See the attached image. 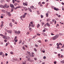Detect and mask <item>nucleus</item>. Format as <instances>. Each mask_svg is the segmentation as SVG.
Returning a JSON list of instances; mask_svg holds the SVG:
<instances>
[{
    "mask_svg": "<svg viewBox=\"0 0 64 64\" xmlns=\"http://www.w3.org/2000/svg\"><path fill=\"white\" fill-rule=\"evenodd\" d=\"M59 37V36L58 35H56L55 36H54V37H52V38L54 40H56V39H57L58 37Z\"/></svg>",
    "mask_w": 64,
    "mask_h": 64,
    "instance_id": "f257e3e1",
    "label": "nucleus"
},
{
    "mask_svg": "<svg viewBox=\"0 0 64 64\" xmlns=\"http://www.w3.org/2000/svg\"><path fill=\"white\" fill-rule=\"evenodd\" d=\"M3 38H4V39H8V38H10L9 37H8L7 36H4V35H3Z\"/></svg>",
    "mask_w": 64,
    "mask_h": 64,
    "instance_id": "f03ea898",
    "label": "nucleus"
},
{
    "mask_svg": "<svg viewBox=\"0 0 64 64\" xmlns=\"http://www.w3.org/2000/svg\"><path fill=\"white\" fill-rule=\"evenodd\" d=\"M23 4L24 6H28V2H26L25 3L23 2Z\"/></svg>",
    "mask_w": 64,
    "mask_h": 64,
    "instance_id": "7ed1b4c3",
    "label": "nucleus"
},
{
    "mask_svg": "<svg viewBox=\"0 0 64 64\" xmlns=\"http://www.w3.org/2000/svg\"><path fill=\"white\" fill-rule=\"evenodd\" d=\"M10 7H11V8H15L14 5H13V4H10Z\"/></svg>",
    "mask_w": 64,
    "mask_h": 64,
    "instance_id": "20e7f679",
    "label": "nucleus"
},
{
    "mask_svg": "<svg viewBox=\"0 0 64 64\" xmlns=\"http://www.w3.org/2000/svg\"><path fill=\"white\" fill-rule=\"evenodd\" d=\"M0 7L1 8H5V6H3L2 5H0Z\"/></svg>",
    "mask_w": 64,
    "mask_h": 64,
    "instance_id": "39448f33",
    "label": "nucleus"
},
{
    "mask_svg": "<svg viewBox=\"0 0 64 64\" xmlns=\"http://www.w3.org/2000/svg\"><path fill=\"white\" fill-rule=\"evenodd\" d=\"M21 8V6H20L16 8H15V9L16 10L18 8Z\"/></svg>",
    "mask_w": 64,
    "mask_h": 64,
    "instance_id": "423d86ee",
    "label": "nucleus"
},
{
    "mask_svg": "<svg viewBox=\"0 0 64 64\" xmlns=\"http://www.w3.org/2000/svg\"><path fill=\"white\" fill-rule=\"evenodd\" d=\"M4 6H5V8L6 7V8H8V7H9V6H7V4H5Z\"/></svg>",
    "mask_w": 64,
    "mask_h": 64,
    "instance_id": "0eeeda50",
    "label": "nucleus"
},
{
    "mask_svg": "<svg viewBox=\"0 0 64 64\" xmlns=\"http://www.w3.org/2000/svg\"><path fill=\"white\" fill-rule=\"evenodd\" d=\"M54 10H56V11H58L59 10V9L58 8H56L54 7Z\"/></svg>",
    "mask_w": 64,
    "mask_h": 64,
    "instance_id": "6e6552de",
    "label": "nucleus"
},
{
    "mask_svg": "<svg viewBox=\"0 0 64 64\" xmlns=\"http://www.w3.org/2000/svg\"><path fill=\"white\" fill-rule=\"evenodd\" d=\"M28 11H30V12H32V10H31V9L30 8H28Z\"/></svg>",
    "mask_w": 64,
    "mask_h": 64,
    "instance_id": "1a4fd4ad",
    "label": "nucleus"
},
{
    "mask_svg": "<svg viewBox=\"0 0 64 64\" xmlns=\"http://www.w3.org/2000/svg\"><path fill=\"white\" fill-rule=\"evenodd\" d=\"M12 23L11 22H10L9 24V25L11 27H12Z\"/></svg>",
    "mask_w": 64,
    "mask_h": 64,
    "instance_id": "9d476101",
    "label": "nucleus"
},
{
    "mask_svg": "<svg viewBox=\"0 0 64 64\" xmlns=\"http://www.w3.org/2000/svg\"><path fill=\"white\" fill-rule=\"evenodd\" d=\"M8 16L9 17H10V16H11V14H10V12H8Z\"/></svg>",
    "mask_w": 64,
    "mask_h": 64,
    "instance_id": "9b49d317",
    "label": "nucleus"
},
{
    "mask_svg": "<svg viewBox=\"0 0 64 64\" xmlns=\"http://www.w3.org/2000/svg\"><path fill=\"white\" fill-rule=\"evenodd\" d=\"M8 32V33H10V34L11 33V32H12V30H8V32Z\"/></svg>",
    "mask_w": 64,
    "mask_h": 64,
    "instance_id": "f8f14e48",
    "label": "nucleus"
},
{
    "mask_svg": "<svg viewBox=\"0 0 64 64\" xmlns=\"http://www.w3.org/2000/svg\"><path fill=\"white\" fill-rule=\"evenodd\" d=\"M27 53H28V54H29V55L31 56V53H30V52L27 51Z\"/></svg>",
    "mask_w": 64,
    "mask_h": 64,
    "instance_id": "ddd939ff",
    "label": "nucleus"
},
{
    "mask_svg": "<svg viewBox=\"0 0 64 64\" xmlns=\"http://www.w3.org/2000/svg\"><path fill=\"white\" fill-rule=\"evenodd\" d=\"M46 24L47 26H48V27H50V24H49V23L48 22Z\"/></svg>",
    "mask_w": 64,
    "mask_h": 64,
    "instance_id": "4468645a",
    "label": "nucleus"
},
{
    "mask_svg": "<svg viewBox=\"0 0 64 64\" xmlns=\"http://www.w3.org/2000/svg\"><path fill=\"white\" fill-rule=\"evenodd\" d=\"M20 33H21V32L20 31H18L17 34H20Z\"/></svg>",
    "mask_w": 64,
    "mask_h": 64,
    "instance_id": "2eb2a0df",
    "label": "nucleus"
},
{
    "mask_svg": "<svg viewBox=\"0 0 64 64\" xmlns=\"http://www.w3.org/2000/svg\"><path fill=\"white\" fill-rule=\"evenodd\" d=\"M50 21V18H48L47 19L46 21H47V22H49V21Z\"/></svg>",
    "mask_w": 64,
    "mask_h": 64,
    "instance_id": "dca6fc26",
    "label": "nucleus"
},
{
    "mask_svg": "<svg viewBox=\"0 0 64 64\" xmlns=\"http://www.w3.org/2000/svg\"><path fill=\"white\" fill-rule=\"evenodd\" d=\"M46 17H48V16L49 15V14L48 13H46Z\"/></svg>",
    "mask_w": 64,
    "mask_h": 64,
    "instance_id": "f3484780",
    "label": "nucleus"
},
{
    "mask_svg": "<svg viewBox=\"0 0 64 64\" xmlns=\"http://www.w3.org/2000/svg\"><path fill=\"white\" fill-rule=\"evenodd\" d=\"M40 24H38V25H37V28H38L39 27H40Z\"/></svg>",
    "mask_w": 64,
    "mask_h": 64,
    "instance_id": "a211bd4d",
    "label": "nucleus"
},
{
    "mask_svg": "<svg viewBox=\"0 0 64 64\" xmlns=\"http://www.w3.org/2000/svg\"><path fill=\"white\" fill-rule=\"evenodd\" d=\"M56 16H58V17H60V15H59L58 16V14H56Z\"/></svg>",
    "mask_w": 64,
    "mask_h": 64,
    "instance_id": "6ab92c4d",
    "label": "nucleus"
},
{
    "mask_svg": "<svg viewBox=\"0 0 64 64\" xmlns=\"http://www.w3.org/2000/svg\"><path fill=\"white\" fill-rule=\"evenodd\" d=\"M34 7L33 6H30V8H31L32 9H33V8H34Z\"/></svg>",
    "mask_w": 64,
    "mask_h": 64,
    "instance_id": "aec40b11",
    "label": "nucleus"
},
{
    "mask_svg": "<svg viewBox=\"0 0 64 64\" xmlns=\"http://www.w3.org/2000/svg\"><path fill=\"white\" fill-rule=\"evenodd\" d=\"M3 54V52H0V55L2 56Z\"/></svg>",
    "mask_w": 64,
    "mask_h": 64,
    "instance_id": "412c9836",
    "label": "nucleus"
},
{
    "mask_svg": "<svg viewBox=\"0 0 64 64\" xmlns=\"http://www.w3.org/2000/svg\"><path fill=\"white\" fill-rule=\"evenodd\" d=\"M57 46L58 47H59V44L58 43H57L56 44Z\"/></svg>",
    "mask_w": 64,
    "mask_h": 64,
    "instance_id": "4be33fe9",
    "label": "nucleus"
},
{
    "mask_svg": "<svg viewBox=\"0 0 64 64\" xmlns=\"http://www.w3.org/2000/svg\"><path fill=\"white\" fill-rule=\"evenodd\" d=\"M30 60V58H28L27 60L28 61H29Z\"/></svg>",
    "mask_w": 64,
    "mask_h": 64,
    "instance_id": "5701e85b",
    "label": "nucleus"
},
{
    "mask_svg": "<svg viewBox=\"0 0 64 64\" xmlns=\"http://www.w3.org/2000/svg\"><path fill=\"white\" fill-rule=\"evenodd\" d=\"M4 42H7V40L6 39H5L4 40Z\"/></svg>",
    "mask_w": 64,
    "mask_h": 64,
    "instance_id": "b1692460",
    "label": "nucleus"
},
{
    "mask_svg": "<svg viewBox=\"0 0 64 64\" xmlns=\"http://www.w3.org/2000/svg\"><path fill=\"white\" fill-rule=\"evenodd\" d=\"M9 43H6V46H7L8 45H9Z\"/></svg>",
    "mask_w": 64,
    "mask_h": 64,
    "instance_id": "393cba45",
    "label": "nucleus"
},
{
    "mask_svg": "<svg viewBox=\"0 0 64 64\" xmlns=\"http://www.w3.org/2000/svg\"><path fill=\"white\" fill-rule=\"evenodd\" d=\"M24 9L25 11H27L28 10L27 8H25Z\"/></svg>",
    "mask_w": 64,
    "mask_h": 64,
    "instance_id": "a878e982",
    "label": "nucleus"
},
{
    "mask_svg": "<svg viewBox=\"0 0 64 64\" xmlns=\"http://www.w3.org/2000/svg\"><path fill=\"white\" fill-rule=\"evenodd\" d=\"M17 31L16 30H14V32L16 34H17Z\"/></svg>",
    "mask_w": 64,
    "mask_h": 64,
    "instance_id": "bb28decb",
    "label": "nucleus"
},
{
    "mask_svg": "<svg viewBox=\"0 0 64 64\" xmlns=\"http://www.w3.org/2000/svg\"><path fill=\"white\" fill-rule=\"evenodd\" d=\"M26 62H22V64H26Z\"/></svg>",
    "mask_w": 64,
    "mask_h": 64,
    "instance_id": "cd10ccee",
    "label": "nucleus"
},
{
    "mask_svg": "<svg viewBox=\"0 0 64 64\" xmlns=\"http://www.w3.org/2000/svg\"><path fill=\"white\" fill-rule=\"evenodd\" d=\"M38 42H39V43H41V41L40 40L38 41Z\"/></svg>",
    "mask_w": 64,
    "mask_h": 64,
    "instance_id": "c85d7f7f",
    "label": "nucleus"
},
{
    "mask_svg": "<svg viewBox=\"0 0 64 64\" xmlns=\"http://www.w3.org/2000/svg\"><path fill=\"white\" fill-rule=\"evenodd\" d=\"M59 45H61V46H62L63 45V44H61V42H60L59 44Z\"/></svg>",
    "mask_w": 64,
    "mask_h": 64,
    "instance_id": "c756f323",
    "label": "nucleus"
},
{
    "mask_svg": "<svg viewBox=\"0 0 64 64\" xmlns=\"http://www.w3.org/2000/svg\"><path fill=\"white\" fill-rule=\"evenodd\" d=\"M34 51H36V52L37 51V49H36L35 48H34Z\"/></svg>",
    "mask_w": 64,
    "mask_h": 64,
    "instance_id": "7c9ffc66",
    "label": "nucleus"
},
{
    "mask_svg": "<svg viewBox=\"0 0 64 64\" xmlns=\"http://www.w3.org/2000/svg\"><path fill=\"white\" fill-rule=\"evenodd\" d=\"M12 22H14V21H15V20H14V19H12Z\"/></svg>",
    "mask_w": 64,
    "mask_h": 64,
    "instance_id": "2f4dec72",
    "label": "nucleus"
},
{
    "mask_svg": "<svg viewBox=\"0 0 64 64\" xmlns=\"http://www.w3.org/2000/svg\"><path fill=\"white\" fill-rule=\"evenodd\" d=\"M36 35H38V36H40V35H41V34H39L38 33L36 34Z\"/></svg>",
    "mask_w": 64,
    "mask_h": 64,
    "instance_id": "473e14b6",
    "label": "nucleus"
},
{
    "mask_svg": "<svg viewBox=\"0 0 64 64\" xmlns=\"http://www.w3.org/2000/svg\"><path fill=\"white\" fill-rule=\"evenodd\" d=\"M40 16L41 18H43L44 17L43 16V15H40Z\"/></svg>",
    "mask_w": 64,
    "mask_h": 64,
    "instance_id": "72a5a7b5",
    "label": "nucleus"
},
{
    "mask_svg": "<svg viewBox=\"0 0 64 64\" xmlns=\"http://www.w3.org/2000/svg\"><path fill=\"white\" fill-rule=\"evenodd\" d=\"M25 42V41H23V42L22 43V45H24V42Z\"/></svg>",
    "mask_w": 64,
    "mask_h": 64,
    "instance_id": "f704fd0d",
    "label": "nucleus"
},
{
    "mask_svg": "<svg viewBox=\"0 0 64 64\" xmlns=\"http://www.w3.org/2000/svg\"><path fill=\"white\" fill-rule=\"evenodd\" d=\"M17 38V36H16L14 38V40H15V39H16Z\"/></svg>",
    "mask_w": 64,
    "mask_h": 64,
    "instance_id": "c9c22d12",
    "label": "nucleus"
},
{
    "mask_svg": "<svg viewBox=\"0 0 64 64\" xmlns=\"http://www.w3.org/2000/svg\"><path fill=\"white\" fill-rule=\"evenodd\" d=\"M31 27H32L33 28V27H34V25L32 24L31 25Z\"/></svg>",
    "mask_w": 64,
    "mask_h": 64,
    "instance_id": "e433bc0d",
    "label": "nucleus"
},
{
    "mask_svg": "<svg viewBox=\"0 0 64 64\" xmlns=\"http://www.w3.org/2000/svg\"><path fill=\"white\" fill-rule=\"evenodd\" d=\"M22 48L23 49V50H25V48L24 46L22 47Z\"/></svg>",
    "mask_w": 64,
    "mask_h": 64,
    "instance_id": "4c0bfd02",
    "label": "nucleus"
},
{
    "mask_svg": "<svg viewBox=\"0 0 64 64\" xmlns=\"http://www.w3.org/2000/svg\"><path fill=\"white\" fill-rule=\"evenodd\" d=\"M10 54H13V52H10Z\"/></svg>",
    "mask_w": 64,
    "mask_h": 64,
    "instance_id": "58836bf2",
    "label": "nucleus"
},
{
    "mask_svg": "<svg viewBox=\"0 0 64 64\" xmlns=\"http://www.w3.org/2000/svg\"><path fill=\"white\" fill-rule=\"evenodd\" d=\"M30 23L31 24H33V23H34L33 22H30Z\"/></svg>",
    "mask_w": 64,
    "mask_h": 64,
    "instance_id": "ea45409f",
    "label": "nucleus"
},
{
    "mask_svg": "<svg viewBox=\"0 0 64 64\" xmlns=\"http://www.w3.org/2000/svg\"><path fill=\"white\" fill-rule=\"evenodd\" d=\"M22 40H20V42H19V44H21V42H22Z\"/></svg>",
    "mask_w": 64,
    "mask_h": 64,
    "instance_id": "a19ab883",
    "label": "nucleus"
},
{
    "mask_svg": "<svg viewBox=\"0 0 64 64\" xmlns=\"http://www.w3.org/2000/svg\"><path fill=\"white\" fill-rule=\"evenodd\" d=\"M26 34L27 35H29V32H27Z\"/></svg>",
    "mask_w": 64,
    "mask_h": 64,
    "instance_id": "79ce46f5",
    "label": "nucleus"
},
{
    "mask_svg": "<svg viewBox=\"0 0 64 64\" xmlns=\"http://www.w3.org/2000/svg\"><path fill=\"white\" fill-rule=\"evenodd\" d=\"M20 17V19L21 20L23 18V16H21Z\"/></svg>",
    "mask_w": 64,
    "mask_h": 64,
    "instance_id": "37998d69",
    "label": "nucleus"
},
{
    "mask_svg": "<svg viewBox=\"0 0 64 64\" xmlns=\"http://www.w3.org/2000/svg\"><path fill=\"white\" fill-rule=\"evenodd\" d=\"M46 56H44V57L43 59H46Z\"/></svg>",
    "mask_w": 64,
    "mask_h": 64,
    "instance_id": "c03bdc74",
    "label": "nucleus"
},
{
    "mask_svg": "<svg viewBox=\"0 0 64 64\" xmlns=\"http://www.w3.org/2000/svg\"><path fill=\"white\" fill-rule=\"evenodd\" d=\"M36 37V36H34L33 38H32V39H33L34 38H35V37Z\"/></svg>",
    "mask_w": 64,
    "mask_h": 64,
    "instance_id": "a18cd8bd",
    "label": "nucleus"
},
{
    "mask_svg": "<svg viewBox=\"0 0 64 64\" xmlns=\"http://www.w3.org/2000/svg\"><path fill=\"white\" fill-rule=\"evenodd\" d=\"M26 16H24V15L23 16H22V17L24 18Z\"/></svg>",
    "mask_w": 64,
    "mask_h": 64,
    "instance_id": "49530a36",
    "label": "nucleus"
},
{
    "mask_svg": "<svg viewBox=\"0 0 64 64\" xmlns=\"http://www.w3.org/2000/svg\"><path fill=\"white\" fill-rule=\"evenodd\" d=\"M34 60H37V58H34Z\"/></svg>",
    "mask_w": 64,
    "mask_h": 64,
    "instance_id": "de8ad7c7",
    "label": "nucleus"
},
{
    "mask_svg": "<svg viewBox=\"0 0 64 64\" xmlns=\"http://www.w3.org/2000/svg\"><path fill=\"white\" fill-rule=\"evenodd\" d=\"M2 26H3V24H2L0 26V27H2Z\"/></svg>",
    "mask_w": 64,
    "mask_h": 64,
    "instance_id": "09e8293b",
    "label": "nucleus"
},
{
    "mask_svg": "<svg viewBox=\"0 0 64 64\" xmlns=\"http://www.w3.org/2000/svg\"><path fill=\"white\" fill-rule=\"evenodd\" d=\"M26 15H27V13H25L24 15L26 16Z\"/></svg>",
    "mask_w": 64,
    "mask_h": 64,
    "instance_id": "8fccbe9b",
    "label": "nucleus"
},
{
    "mask_svg": "<svg viewBox=\"0 0 64 64\" xmlns=\"http://www.w3.org/2000/svg\"><path fill=\"white\" fill-rule=\"evenodd\" d=\"M12 2L13 3H15V0H13Z\"/></svg>",
    "mask_w": 64,
    "mask_h": 64,
    "instance_id": "3c124183",
    "label": "nucleus"
},
{
    "mask_svg": "<svg viewBox=\"0 0 64 64\" xmlns=\"http://www.w3.org/2000/svg\"><path fill=\"white\" fill-rule=\"evenodd\" d=\"M56 48H57V49H59V48H60L59 46H58Z\"/></svg>",
    "mask_w": 64,
    "mask_h": 64,
    "instance_id": "603ef678",
    "label": "nucleus"
},
{
    "mask_svg": "<svg viewBox=\"0 0 64 64\" xmlns=\"http://www.w3.org/2000/svg\"><path fill=\"white\" fill-rule=\"evenodd\" d=\"M16 2H18V3H19L20 2V1H19V0H18L16 1Z\"/></svg>",
    "mask_w": 64,
    "mask_h": 64,
    "instance_id": "864d4df0",
    "label": "nucleus"
},
{
    "mask_svg": "<svg viewBox=\"0 0 64 64\" xmlns=\"http://www.w3.org/2000/svg\"><path fill=\"white\" fill-rule=\"evenodd\" d=\"M29 30H31V29H32V28H29Z\"/></svg>",
    "mask_w": 64,
    "mask_h": 64,
    "instance_id": "5fc2aeb1",
    "label": "nucleus"
},
{
    "mask_svg": "<svg viewBox=\"0 0 64 64\" xmlns=\"http://www.w3.org/2000/svg\"><path fill=\"white\" fill-rule=\"evenodd\" d=\"M17 5V4L15 3L14 4V6H16Z\"/></svg>",
    "mask_w": 64,
    "mask_h": 64,
    "instance_id": "6e6d98bb",
    "label": "nucleus"
},
{
    "mask_svg": "<svg viewBox=\"0 0 64 64\" xmlns=\"http://www.w3.org/2000/svg\"><path fill=\"white\" fill-rule=\"evenodd\" d=\"M54 64H56V63H57V62H54Z\"/></svg>",
    "mask_w": 64,
    "mask_h": 64,
    "instance_id": "4d7b16f0",
    "label": "nucleus"
},
{
    "mask_svg": "<svg viewBox=\"0 0 64 64\" xmlns=\"http://www.w3.org/2000/svg\"><path fill=\"white\" fill-rule=\"evenodd\" d=\"M18 41V40H15V42H17Z\"/></svg>",
    "mask_w": 64,
    "mask_h": 64,
    "instance_id": "13d9d810",
    "label": "nucleus"
},
{
    "mask_svg": "<svg viewBox=\"0 0 64 64\" xmlns=\"http://www.w3.org/2000/svg\"><path fill=\"white\" fill-rule=\"evenodd\" d=\"M4 56H5V54H4L2 55V57H4Z\"/></svg>",
    "mask_w": 64,
    "mask_h": 64,
    "instance_id": "bf43d9fd",
    "label": "nucleus"
},
{
    "mask_svg": "<svg viewBox=\"0 0 64 64\" xmlns=\"http://www.w3.org/2000/svg\"><path fill=\"white\" fill-rule=\"evenodd\" d=\"M52 20V22H54V21H55V20H54V19Z\"/></svg>",
    "mask_w": 64,
    "mask_h": 64,
    "instance_id": "052dcab7",
    "label": "nucleus"
},
{
    "mask_svg": "<svg viewBox=\"0 0 64 64\" xmlns=\"http://www.w3.org/2000/svg\"><path fill=\"white\" fill-rule=\"evenodd\" d=\"M41 3L40 2H38V5H40L41 4Z\"/></svg>",
    "mask_w": 64,
    "mask_h": 64,
    "instance_id": "680f3d73",
    "label": "nucleus"
},
{
    "mask_svg": "<svg viewBox=\"0 0 64 64\" xmlns=\"http://www.w3.org/2000/svg\"><path fill=\"white\" fill-rule=\"evenodd\" d=\"M17 60V58H16L15 59L14 61H16Z\"/></svg>",
    "mask_w": 64,
    "mask_h": 64,
    "instance_id": "e2e57ef3",
    "label": "nucleus"
},
{
    "mask_svg": "<svg viewBox=\"0 0 64 64\" xmlns=\"http://www.w3.org/2000/svg\"><path fill=\"white\" fill-rule=\"evenodd\" d=\"M40 6H41V7H42L43 6V5L42 4H41L40 5Z\"/></svg>",
    "mask_w": 64,
    "mask_h": 64,
    "instance_id": "0e129e2a",
    "label": "nucleus"
},
{
    "mask_svg": "<svg viewBox=\"0 0 64 64\" xmlns=\"http://www.w3.org/2000/svg\"><path fill=\"white\" fill-rule=\"evenodd\" d=\"M56 23V20H55L54 21V24H55Z\"/></svg>",
    "mask_w": 64,
    "mask_h": 64,
    "instance_id": "69168bd1",
    "label": "nucleus"
},
{
    "mask_svg": "<svg viewBox=\"0 0 64 64\" xmlns=\"http://www.w3.org/2000/svg\"><path fill=\"white\" fill-rule=\"evenodd\" d=\"M35 46L36 47H38V45H36V44H35Z\"/></svg>",
    "mask_w": 64,
    "mask_h": 64,
    "instance_id": "338daca9",
    "label": "nucleus"
},
{
    "mask_svg": "<svg viewBox=\"0 0 64 64\" xmlns=\"http://www.w3.org/2000/svg\"><path fill=\"white\" fill-rule=\"evenodd\" d=\"M62 5H64V3H63V2H62Z\"/></svg>",
    "mask_w": 64,
    "mask_h": 64,
    "instance_id": "774afa93",
    "label": "nucleus"
}]
</instances>
